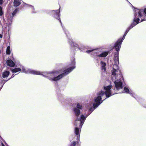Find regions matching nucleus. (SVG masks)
I'll use <instances>...</instances> for the list:
<instances>
[{"label": "nucleus", "instance_id": "obj_1", "mask_svg": "<svg viewBox=\"0 0 146 146\" xmlns=\"http://www.w3.org/2000/svg\"><path fill=\"white\" fill-rule=\"evenodd\" d=\"M111 85L104 87V92L102 90L99 92L97 94V96L94 98V100L90 101L86 104L85 107L88 109V114L86 116L82 114L80 117L79 115L80 112V110L76 108L74 109L73 111L77 117L74 123L75 126L81 128L87 117L103 101L102 100V96L105 94L108 98L117 93L115 92L114 89L113 90L111 89Z\"/></svg>", "mask_w": 146, "mask_h": 146}, {"label": "nucleus", "instance_id": "obj_2", "mask_svg": "<svg viewBox=\"0 0 146 146\" xmlns=\"http://www.w3.org/2000/svg\"><path fill=\"white\" fill-rule=\"evenodd\" d=\"M72 64L73 66L66 70L64 72L61 74L57 76L59 74V73L57 72H41L32 70L30 69H26L22 66L19 68H15L14 69H12L11 71L13 73L21 71L22 72L26 73H30L35 75H42L44 76L47 77L48 79L52 81H57L67 75L72 71L74 69V61Z\"/></svg>", "mask_w": 146, "mask_h": 146}, {"label": "nucleus", "instance_id": "obj_3", "mask_svg": "<svg viewBox=\"0 0 146 146\" xmlns=\"http://www.w3.org/2000/svg\"><path fill=\"white\" fill-rule=\"evenodd\" d=\"M114 61L115 64L113 65L111 79L115 84L116 89L119 90L122 88V81L123 78L120 71L118 69L117 65L119 63V57H114Z\"/></svg>", "mask_w": 146, "mask_h": 146}, {"label": "nucleus", "instance_id": "obj_4", "mask_svg": "<svg viewBox=\"0 0 146 146\" xmlns=\"http://www.w3.org/2000/svg\"><path fill=\"white\" fill-rule=\"evenodd\" d=\"M135 18L133 19V22L126 30L124 35L123 38L126 36L129 30L139 23L140 19V22L146 20V8L144 10L135 9L134 10Z\"/></svg>", "mask_w": 146, "mask_h": 146}, {"label": "nucleus", "instance_id": "obj_5", "mask_svg": "<svg viewBox=\"0 0 146 146\" xmlns=\"http://www.w3.org/2000/svg\"><path fill=\"white\" fill-rule=\"evenodd\" d=\"M99 50L98 49L90 50L86 51V52L87 53H91L94 56L96 55L100 57H106L108 54V52L106 51L102 52L101 54H98Z\"/></svg>", "mask_w": 146, "mask_h": 146}, {"label": "nucleus", "instance_id": "obj_6", "mask_svg": "<svg viewBox=\"0 0 146 146\" xmlns=\"http://www.w3.org/2000/svg\"><path fill=\"white\" fill-rule=\"evenodd\" d=\"M124 35L121 39H119L115 43L114 47L115 48V50L117 52H116L115 54L114 57H119L118 52L121 46V45L123 40L124 39L125 37L123 38Z\"/></svg>", "mask_w": 146, "mask_h": 146}, {"label": "nucleus", "instance_id": "obj_7", "mask_svg": "<svg viewBox=\"0 0 146 146\" xmlns=\"http://www.w3.org/2000/svg\"><path fill=\"white\" fill-rule=\"evenodd\" d=\"M81 128L76 127L74 130L75 134L77 135V139H79Z\"/></svg>", "mask_w": 146, "mask_h": 146}, {"label": "nucleus", "instance_id": "obj_8", "mask_svg": "<svg viewBox=\"0 0 146 146\" xmlns=\"http://www.w3.org/2000/svg\"><path fill=\"white\" fill-rule=\"evenodd\" d=\"M52 13L54 14H55L56 16H54L55 18H56L58 20H59V14L60 11L58 10H53L52 11Z\"/></svg>", "mask_w": 146, "mask_h": 146}, {"label": "nucleus", "instance_id": "obj_9", "mask_svg": "<svg viewBox=\"0 0 146 146\" xmlns=\"http://www.w3.org/2000/svg\"><path fill=\"white\" fill-rule=\"evenodd\" d=\"M7 63L8 66L10 67H14L15 64L14 62L11 60H8L7 61Z\"/></svg>", "mask_w": 146, "mask_h": 146}, {"label": "nucleus", "instance_id": "obj_10", "mask_svg": "<svg viewBox=\"0 0 146 146\" xmlns=\"http://www.w3.org/2000/svg\"><path fill=\"white\" fill-rule=\"evenodd\" d=\"M9 74V72L7 71H5L3 72L2 74V77L3 78L7 77Z\"/></svg>", "mask_w": 146, "mask_h": 146}, {"label": "nucleus", "instance_id": "obj_11", "mask_svg": "<svg viewBox=\"0 0 146 146\" xmlns=\"http://www.w3.org/2000/svg\"><path fill=\"white\" fill-rule=\"evenodd\" d=\"M17 9H16L13 12V13L12 14V17L11 18H10L9 19H8V21L9 23H11L12 22V19L13 17L14 16V15L17 12Z\"/></svg>", "mask_w": 146, "mask_h": 146}, {"label": "nucleus", "instance_id": "obj_12", "mask_svg": "<svg viewBox=\"0 0 146 146\" xmlns=\"http://www.w3.org/2000/svg\"><path fill=\"white\" fill-rule=\"evenodd\" d=\"M14 5L15 6L17 7L21 4L19 0H14Z\"/></svg>", "mask_w": 146, "mask_h": 146}, {"label": "nucleus", "instance_id": "obj_13", "mask_svg": "<svg viewBox=\"0 0 146 146\" xmlns=\"http://www.w3.org/2000/svg\"><path fill=\"white\" fill-rule=\"evenodd\" d=\"M101 65L102 69L103 70V71H105L106 70L105 66L106 65V64L104 62H101Z\"/></svg>", "mask_w": 146, "mask_h": 146}, {"label": "nucleus", "instance_id": "obj_14", "mask_svg": "<svg viewBox=\"0 0 146 146\" xmlns=\"http://www.w3.org/2000/svg\"><path fill=\"white\" fill-rule=\"evenodd\" d=\"M26 5L27 6V7H29L30 9L31 10V11H32L33 13H35L36 12L34 10V8L33 6L29 5L26 4Z\"/></svg>", "mask_w": 146, "mask_h": 146}, {"label": "nucleus", "instance_id": "obj_15", "mask_svg": "<svg viewBox=\"0 0 146 146\" xmlns=\"http://www.w3.org/2000/svg\"><path fill=\"white\" fill-rule=\"evenodd\" d=\"M11 52V50L10 47L9 46H7V48L6 51V54H10Z\"/></svg>", "mask_w": 146, "mask_h": 146}, {"label": "nucleus", "instance_id": "obj_16", "mask_svg": "<svg viewBox=\"0 0 146 146\" xmlns=\"http://www.w3.org/2000/svg\"><path fill=\"white\" fill-rule=\"evenodd\" d=\"M76 107H77V108H76L77 109H82V105L81 104H79V103H78L77 104ZM74 109H73V110Z\"/></svg>", "mask_w": 146, "mask_h": 146}, {"label": "nucleus", "instance_id": "obj_17", "mask_svg": "<svg viewBox=\"0 0 146 146\" xmlns=\"http://www.w3.org/2000/svg\"><path fill=\"white\" fill-rule=\"evenodd\" d=\"M123 92L124 93H128L129 92V89L126 87L124 88V90L123 91Z\"/></svg>", "mask_w": 146, "mask_h": 146}, {"label": "nucleus", "instance_id": "obj_18", "mask_svg": "<svg viewBox=\"0 0 146 146\" xmlns=\"http://www.w3.org/2000/svg\"><path fill=\"white\" fill-rule=\"evenodd\" d=\"M72 46H73L75 48L76 47V48H80V47L79 46L78 44H76L73 43V45H72Z\"/></svg>", "mask_w": 146, "mask_h": 146}, {"label": "nucleus", "instance_id": "obj_19", "mask_svg": "<svg viewBox=\"0 0 146 146\" xmlns=\"http://www.w3.org/2000/svg\"><path fill=\"white\" fill-rule=\"evenodd\" d=\"M3 14V11L2 10V8L1 6H0V15H2Z\"/></svg>", "mask_w": 146, "mask_h": 146}, {"label": "nucleus", "instance_id": "obj_20", "mask_svg": "<svg viewBox=\"0 0 146 146\" xmlns=\"http://www.w3.org/2000/svg\"><path fill=\"white\" fill-rule=\"evenodd\" d=\"M76 143V142L73 141L72 144L70 145V146H75Z\"/></svg>", "mask_w": 146, "mask_h": 146}, {"label": "nucleus", "instance_id": "obj_21", "mask_svg": "<svg viewBox=\"0 0 146 146\" xmlns=\"http://www.w3.org/2000/svg\"><path fill=\"white\" fill-rule=\"evenodd\" d=\"M3 4V0H0V5H2Z\"/></svg>", "mask_w": 146, "mask_h": 146}, {"label": "nucleus", "instance_id": "obj_22", "mask_svg": "<svg viewBox=\"0 0 146 146\" xmlns=\"http://www.w3.org/2000/svg\"><path fill=\"white\" fill-rule=\"evenodd\" d=\"M1 146H5L2 143H1Z\"/></svg>", "mask_w": 146, "mask_h": 146}, {"label": "nucleus", "instance_id": "obj_23", "mask_svg": "<svg viewBox=\"0 0 146 146\" xmlns=\"http://www.w3.org/2000/svg\"><path fill=\"white\" fill-rule=\"evenodd\" d=\"M2 37V35H1L0 34V38H1Z\"/></svg>", "mask_w": 146, "mask_h": 146}, {"label": "nucleus", "instance_id": "obj_24", "mask_svg": "<svg viewBox=\"0 0 146 146\" xmlns=\"http://www.w3.org/2000/svg\"><path fill=\"white\" fill-rule=\"evenodd\" d=\"M14 77V76H13V75L11 77V78H13Z\"/></svg>", "mask_w": 146, "mask_h": 146}, {"label": "nucleus", "instance_id": "obj_25", "mask_svg": "<svg viewBox=\"0 0 146 146\" xmlns=\"http://www.w3.org/2000/svg\"><path fill=\"white\" fill-rule=\"evenodd\" d=\"M60 23H61V21L60 20Z\"/></svg>", "mask_w": 146, "mask_h": 146}]
</instances>
